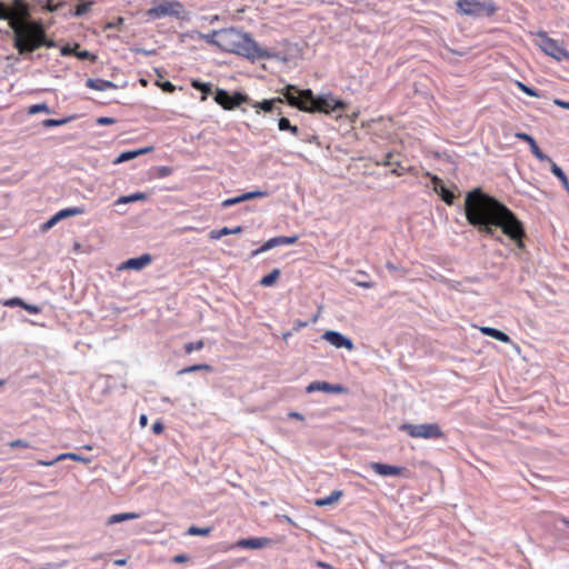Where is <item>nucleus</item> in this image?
Instances as JSON below:
<instances>
[{
  "instance_id": "7ed1b4c3",
  "label": "nucleus",
  "mask_w": 569,
  "mask_h": 569,
  "mask_svg": "<svg viewBox=\"0 0 569 569\" xmlns=\"http://www.w3.org/2000/svg\"><path fill=\"white\" fill-rule=\"evenodd\" d=\"M280 93L283 97L282 100L290 107L308 113L331 114L347 108V103L331 92L316 96L311 89H299L293 84H287L280 90Z\"/></svg>"
},
{
  "instance_id": "5701e85b",
  "label": "nucleus",
  "mask_w": 569,
  "mask_h": 569,
  "mask_svg": "<svg viewBox=\"0 0 569 569\" xmlns=\"http://www.w3.org/2000/svg\"><path fill=\"white\" fill-rule=\"evenodd\" d=\"M148 199V194L144 192H134L128 196H121L114 201V206L127 204L136 201H143Z\"/></svg>"
},
{
  "instance_id": "7c9ffc66",
  "label": "nucleus",
  "mask_w": 569,
  "mask_h": 569,
  "mask_svg": "<svg viewBox=\"0 0 569 569\" xmlns=\"http://www.w3.org/2000/svg\"><path fill=\"white\" fill-rule=\"evenodd\" d=\"M279 276H280V270L279 269H273L271 272H269L268 274L263 276L260 279L259 283L262 287H271V286L274 284V282L277 281Z\"/></svg>"
},
{
  "instance_id": "9b49d317",
  "label": "nucleus",
  "mask_w": 569,
  "mask_h": 569,
  "mask_svg": "<svg viewBox=\"0 0 569 569\" xmlns=\"http://www.w3.org/2000/svg\"><path fill=\"white\" fill-rule=\"evenodd\" d=\"M299 237L298 236H278V237H273V238H270L269 240H267L261 247H259L258 249L253 250L251 256L252 257H256L260 253H263L268 250H271L276 247H279V246H289V244H293L298 241Z\"/></svg>"
},
{
  "instance_id": "4c0bfd02",
  "label": "nucleus",
  "mask_w": 569,
  "mask_h": 569,
  "mask_svg": "<svg viewBox=\"0 0 569 569\" xmlns=\"http://www.w3.org/2000/svg\"><path fill=\"white\" fill-rule=\"evenodd\" d=\"M211 531H212L211 527L200 528L197 526H191L188 528L187 535H189V536H208Z\"/></svg>"
},
{
  "instance_id": "1a4fd4ad",
  "label": "nucleus",
  "mask_w": 569,
  "mask_h": 569,
  "mask_svg": "<svg viewBox=\"0 0 569 569\" xmlns=\"http://www.w3.org/2000/svg\"><path fill=\"white\" fill-rule=\"evenodd\" d=\"M538 38L539 48L549 57L556 59L557 61H561L563 59H569V52L559 44V42L550 37H548L547 32L540 30L536 33Z\"/></svg>"
},
{
  "instance_id": "bf43d9fd",
  "label": "nucleus",
  "mask_w": 569,
  "mask_h": 569,
  "mask_svg": "<svg viewBox=\"0 0 569 569\" xmlns=\"http://www.w3.org/2000/svg\"><path fill=\"white\" fill-rule=\"evenodd\" d=\"M306 326H307V322H306V321H302V320H299V319H298V320H296V321H295L293 329H295V330H299V329H301V328H303V327H306Z\"/></svg>"
},
{
  "instance_id": "aec40b11",
  "label": "nucleus",
  "mask_w": 569,
  "mask_h": 569,
  "mask_svg": "<svg viewBox=\"0 0 569 569\" xmlns=\"http://www.w3.org/2000/svg\"><path fill=\"white\" fill-rule=\"evenodd\" d=\"M152 150H153V147H144V148L136 149V150H127V151L121 152L116 158V160L113 162L114 163L127 162V161L132 160L139 156L146 154Z\"/></svg>"
},
{
  "instance_id": "bb28decb",
  "label": "nucleus",
  "mask_w": 569,
  "mask_h": 569,
  "mask_svg": "<svg viewBox=\"0 0 569 569\" xmlns=\"http://www.w3.org/2000/svg\"><path fill=\"white\" fill-rule=\"evenodd\" d=\"M549 162L551 163V172L560 180L563 188L569 192V181L565 171L552 160Z\"/></svg>"
},
{
  "instance_id": "9d476101",
  "label": "nucleus",
  "mask_w": 569,
  "mask_h": 569,
  "mask_svg": "<svg viewBox=\"0 0 569 569\" xmlns=\"http://www.w3.org/2000/svg\"><path fill=\"white\" fill-rule=\"evenodd\" d=\"M83 213H86V208L83 206L61 209L58 212H56L49 220H47L46 222H43L41 224V230L48 231L54 224H57L59 221H61L66 218H69V217L80 216Z\"/></svg>"
},
{
  "instance_id": "c756f323",
  "label": "nucleus",
  "mask_w": 569,
  "mask_h": 569,
  "mask_svg": "<svg viewBox=\"0 0 569 569\" xmlns=\"http://www.w3.org/2000/svg\"><path fill=\"white\" fill-rule=\"evenodd\" d=\"M191 87L202 93L201 100H206L208 94L211 92V83L202 82L200 80H192Z\"/></svg>"
},
{
  "instance_id": "dca6fc26",
  "label": "nucleus",
  "mask_w": 569,
  "mask_h": 569,
  "mask_svg": "<svg viewBox=\"0 0 569 569\" xmlns=\"http://www.w3.org/2000/svg\"><path fill=\"white\" fill-rule=\"evenodd\" d=\"M370 468L377 475L382 477H398L402 475L405 468L399 466H391L382 462H371Z\"/></svg>"
},
{
  "instance_id": "8fccbe9b",
  "label": "nucleus",
  "mask_w": 569,
  "mask_h": 569,
  "mask_svg": "<svg viewBox=\"0 0 569 569\" xmlns=\"http://www.w3.org/2000/svg\"><path fill=\"white\" fill-rule=\"evenodd\" d=\"M392 169L390 170V173L393 174V176H402L405 172H406V168L402 167V164L400 163V166H391Z\"/></svg>"
},
{
  "instance_id": "f704fd0d",
  "label": "nucleus",
  "mask_w": 569,
  "mask_h": 569,
  "mask_svg": "<svg viewBox=\"0 0 569 569\" xmlns=\"http://www.w3.org/2000/svg\"><path fill=\"white\" fill-rule=\"evenodd\" d=\"M516 86L519 90H521L523 93H526L527 96L529 97H533V98H540L541 97V93L539 90L532 88V87H529L527 86L526 83L521 82V81H516Z\"/></svg>"
},
{
  "instance_id": "2f4dec72",
  "label": "nucleus",
  "mask_w": 569,
  "mask_h": 569,
  "mask_svg": "<svg viewBox=\"0 0 569 569\" xmlns=\"http://www.w3.org/2000/svg\"><path fill=\"white\" fill-rule=\"evenodd\" d=\"M376 163L385 167L400 166V161L395 159V153L392 151L385 153L381 160H377Z\"/></svg>"
},
{
  "instance_id": "72a5a7b5",
  "label": "nucleus",
  "mask_w": 569,
  "mask_h": 569,
  "mask_svg": "<svg viewBox=\"0 0 569 569\" xmlns=\"http://www.w3.org/2000/svg\"><path fill=\"white\" fill-rule=\"evenodd\" d=\"M200 370L211 372L212 367L207 363L192 365V366H189V367H186V368H182L181 370H179L178 375H187V373H191V372H196V371H200Z\"/></svg>"
},
{
  "instance_id": "774afa93",
  "label": "nucleus",
  "mask_w": 569,
  "mask_h": 569,
  "mask_svg": "<svg viewBox=\"0 0 569 569\" xmlns=\"http://www.w3.org/2000/svg\"><path fill=\"white\" fill-rule=\"evenodd\" d=\"M61 53H62L63 56L69 54V53H70V48H69V47H63V48L61 49Z\"/></svg>"
},
{
  "instance_id": "603ef678",
  "label": "nucleus",
  "mask_w": 569,
  "mask_h": 569,
  "mask_svg": "<svg viewBox=\"0 0 569 569\" xmlns=\"http://www.w3.org/2000/svg\"><path fill=\"white\" fill-rule=\"evenodd\" d=\"M188 559H189V557L186 553H180V555H176L172 558V562L173 563H182V562L188 561Z\"/></svg>"
},
{
  "instance_id": "c85d7f7f",
  "label": "nucleus",
  "mask_w": 569,
  "mask_h": 569,
  "mask_svg": "<svg viewBox=\"0 0 569 569\" xmlns=\"http://www.w3.org/2000/svg\"><path fill=\"white\" fill-rule=\"evenodd\" d=\"M137 518H139V515L134 513V512L116 513V515H112L111 517H109L108 523L113 525V523H119V522H122L126 520H133Z\"/></svg>"
},
{
  "instance_id": "ddd939ff",
  "label": "nucleus",
  "mask_w": 569,
  "mask_h": 569,
  "mask_svg": "<svg viewBox=\"0 0 569 569\" xmlns=\"http://www.w3.org/2000/svg\"><path fill=\"white\" fill-rule=\"evenodd\" d=\"M430 179L432 182L433 191L440 196L441 200L446 202L448 206H452L455 202V193L450 189H448L442 179L436 174H430Z\"/></svg>"
},
{
  "instance_id": "6e6d98bb",
  "label": "nucleus",
  "mask_w": 569,
  "mask_h": 569,
  "mask_svg": "<svg viewBox=\"0 0 569 569\" xmlns=\"http://www.w3.org/2000/svg\"><path fill=\"white\" fill-rule=\"evenodd\" d=\"M58 461H59V460H56V458H54V459H52V460H38V461H37V465H38V466H44V467H51V466H53V465H54L56 462H58Z\"/></svg>"
},
{
  "instance_id": "b1692460",
  "label": "nucleus",
  "mask_w": 569,
  "mask_h": 569,
  "mask_svg": "<svg viewBox=\"0 0 569 569\" xmlns=\"http://www.w3.org/2000/svg\"><path fill=\"white\" fill-rule=\"evenodd\" d=\"M278 129L280 131H289L292 136L297 138L300 137L301 132V130L297 126L291 124L290 120L286 117H281L278 120Z\"/></svg>"
},
{
  "instance_id": "423d86ee",
  "label": "nucleus",
  "mask_w": 569,
  "mask_h": 569,
  "mask_svg": "<svg viewBox=\"0 0 569 569\" xmlns=\"http://www.w3.org/2000/svg\"><path fill=\"white\" fill-rule=\"evenodd\" d=\"M186 10L183 4L177 0H153L152 6L146 14L149 20H157L166 17L181 19Z\"/></svg>"
},
{
  "instance_id": "de8ad7c7",
  "label": "nucleus",
  "mask_w": 569,
  "mask_h": 569,
  "mask_svg": "<svg viewBox=\"0 0 569 569\" xmlns=\"http://www.w3.org/2000/svg\"><path fill=\"white\" fill-rule=\"evenodd\" d=\"M299 140L308 143H312L317 140V137L315 134H309L307 132H300V137H298Z\"/></svg>"
},
{
  "instance_id": "393cba45",
  "label": "nucleus",
  "mask_w": 569,
  "mask_h": 569,
  "mask_svg": "<svg viewBox=\"0 0 569 569\" xmlns=\"http://www.w3.org/2000/svg\"><path fill=\"white\" fill-rule=\"evenodd\" d=\"M242 230L243 229L241 226H237L234 228L223 227L219 230H212L210 232V239L218 240V239L222 238L223 236L238 234V233L242 232Z\"/></svg>"
},
{
  "instance_id": "58836bf2",
  "label": "nucleus",
  "mask_w": 569,
  "mask_h": 569,
  "mask_svg": "<svg viewBox=\"0 0 569 569\" xmlns=\"http://www.w3.org/2000/svg\"><path fill=\"white\" fill-rule=\"evenodd\" d=\"M204 343L202 340L191 341L184 345L186 353L190 355L193 351H199L203 348Z\"/></svg>"
},
{
  "instance_id": "a18cd8bd",
  "label": "nucleus",
  "mask_w": 569,
  "mask_h": 569,
  "mask_svg": "<svg viewBox=\"0 0 569 569\" xmlns=\"http://www.w3.org/2000/svg\"><path fill=\"white\" fill-rule=\"evenodd\" d=\"M116 121L117 120L114 118H111V117H99L96 120V123L99 124V126H110V124L116 123Z\"/></svg>"
},
{
  "instance_id": "052dcab7",
  "label": "nucleus",
  "mask_w": 569,
  "mask_h": 569,
  "mask_svg": "<svg viewBox=\"0 0 569 569\" xmlns=\"http://www.w3.org/2000/svg\"><path fill=\"white\" fill-rule=\"evenodd\" d=\"M8 9L7 7L0 2V19L7 18Z\"/></svg>"
},
{
  "instance_id": "79ce46f5",
  "label": "nucleus",
  "mask_w": 569,
  "mask_h": 569,
  "mask_svg": "<svg viewBox=\"0 0 569 569\" xmlns=\"http://www.w3.org/2000/svg\"><path fill=\"white\" fill-rule=\"evenodd\" d=\"M240 202H243L242 194L233 197V198H228V199L223 200L221 206L223 208H228V207L238 204Z\"/></svg>"
},
{
  "instance_id": "473e14b6",
  "label": "nucleus",
  "mask_w": 569,
  "mask_h": 569,
  "mask_svg": "<svg viewBox=\"0 0 569 569\" xmlns=\"http://www.w3.org/2000/svg\"><path fill=\"white\" fill-rule=\"evenodd\" d=\"M76 116H70L61 119H46L41 122V124L46 128L60 127L67 124L71 120H73Z\"/></svg>"
},
{
  "instance_id": "f8f14e48",
  "label": "nucleus",
  "mask_w": 569,
  "mask_h": 569,
  "mask_svg": "<svg viewBox=\"0 0 569 569\" xmlns=\"http://www.w3.org/2000/svg\"><path fill=\"white\" fill-rule=\"evenodd\" d=\"M322 338L330 345L339 349L345 348L351 351L355 348L353 341L349 337L342 335L339 331L328 330L322 335Z\"/></svg>"
},
{
  "instance_id": "e433bc0d",
  "label": "nucleus",
  "mask_w": 569,
  "mask_h": 569,
  "mask_svg": "<svg viewBox=\"0 0 569 569\" xmlns=\"http://www.w3.org/2000/svg\"><path fill=\"white\" fill-rule=\"evenodd\" d=\"M39 112H44V113L50 114L53 111L51 110V108L46 102L32 104L28 109V113L29 114H36V113H39Z\"/></svg>"
},
{
  "instance_id": "ea45409f",
  "label": "nucleus",
  "mask_w": 569,
  "mask_h": 569,
  "mask_svg": "<svg viewBox=\"0 0 569 569\" xmlns=\"http://www.w3.org/2000/svg\"><path fill=\"white\" fill-rule=\"evenodd\" d=\"M267 194H268L267 191L253 190V191H248V192L242 193V199H243V201H247V200H251L254 198H262V197H266Z\"/></svg>"
},
{
  "instance_id": "a878e982",
  "label": "nucleus",
  "mask_w": 569,
  "mask_h": 569,
  "mask_svg": "<svg viewBox=\"0 0 569 569\" xmlns=\"http://www.w3.org/2000/svg\"><path fill=\"white\" fill-rule=\"evenodd\" d=\"M342 495L343 493L341 490H335L329 496L317 499L315 505L318 507L332 505L333 502L338 501L342 497Z\"/></svg>"
},
{
  "instance_id": "49530a36",
  "label": "nucleus",
  "mask_w": 569,
  "mask_h": 569,
  "mask_svg": "<svg viewBox=\"0 0 569 569\" xmlns=\"http://www.w3.org/2000/svg\"><path fill=\"white\" fill-rule=\"evenodd\" d=\"M22 308L32 315H37V313L41 312V308L37 305H30V303L24 302Z\"/></svg>"
},
{
  "instance_id": "09e8293b",
  "label": "nucleus",
  "mask_w": 569,
  "mask_h": 569,
  "mask_svg": "<svg viewBox=\"0 0 569 569\" xmlns=\"http://www.w3.org/2000/svg\"><path fill=\"white\" fill-rule=\"evenodd\" d=\"M89 6L90 4H88V3H80V4H78L76 7L74 14L77 17L83 16L88 11Z\"/></svg>"
},
{
  "instance_id": "c9c22d12",
  "label": "nucleus",
  "mask_w": 569,
  "mask_h": 569,
  "mask_svg": "<svg viewBox=\"0 0 569 569\" xmlns=\"http://www.w3.org/2000/svg\"><path fill=\"white\" fill-rule=\"evenodd\" d=\"M64 459H70V460L80 461V462H84V463H88L90 461L89 458L73 453V452L60 453L56 457V460L61 461Z\"/></svg>"
},
{
  "instance_id": "3c124183",
  "label": "nucleus",
  "mask_w": 569,
  "mask_h": 569,
  "mask_svg": "<svg viewBox=\"0 0 569 569\" xmlns=\"http://www.w3.org/2000/svg\"><path fill=\"white\" fill-rule=\"evenodd\" d=\"M152 432L156 433V435H160L163 429H164V426L163 423L160 421V420H157L153 425H152Z\"/></svg>"
},
{
  "instance_id": "f3484780",
  "label": "nucleus",
  "mask_w": 569,
  "mask_h": 569,
  "mask_svg": "<svg viewBox=\"0 0 569 569\" xmlns=\"http://www.w3.org/2000/svg\"><path fill=\"white\" fill-rule=\"evenodd\" d=\"M152 257L149 253H143L136 258H130L127 261L122 262L119 267L120 270L130 269V270H142L149 263H151Z\"/></svg>"
},
{
  "instance_id": "a211bd4d",
  "label": "nucleus",
  "mask_w": 569,
  "mask_h": 569,
  "mask_svg": "<svg viewBox=\"0 0 569 569\" xmlns=\"http://www.w3.org/2000/svg\"><path fill=\"white\" fill-rule=\"evenodd\" d=\"M270 542L269 538L250 537L237 541L236 547L241 549H261Z\"/></svg>"
},
{
  "instance_id": "338daca9",
  "label": "nucleus",
  "mask_w": 569,
  "mask_h": 569,
  "mask_svg": "<svg viewBox=\"0 0 569 569\" xmlns=\"http://www.w3.org/2000/svg\"><path fill=\"white\" fill-rule=\"evenodd\" d=\"M386 267H387L389 270H397V267H396L392 262H390V261H388V262H387Z\"/></svg>"
},
{
  "instance_id": "f03ea898",
  "label": "nucleus",
  "mask_w": 569,
  "mask_h": 569,
  "mask_svg": "<svg viewBox=\"0 0 569 569\" xmlns=\"http://www.w3.org/2000/svg\"><path fill=\"white\" fill-rule=\"evenodd\" d=\"M217 41L218 48L222 51L238 54L252 62L263 59L287 61V58L279 51L260 47L250 33L242 32L237 28L220 29Z\"/></svg>"
},
{
  "instance_id": "412c9836",
  "label": "nucleus",
  "mask_w": 569,
  "mask_h": 569,
  "mask_svg": "<svg viewBox=\"0 0 569 569\" xmlns=\"http://www.w3.org/2000/svg\"><path fill=\"white\" fill-rule=\"evenodd\" d=\"M277 102H283L282 98L278 97V98H273V99H264L262 101H259V102H254L251 100V102L249 103L251 107L253 108H257L259 110H262L264 112H272L274 110V104Z\"/></svg>"
},
{
  "instance_id": "cd10ccee",
  "label": "nucleus",
  "mask_w": 569,
  "mask_h": 569,
  "mask_svg": "<svg viewBox=\"0 0 569 569\" xmlns=\"http://www.w3.org/2000/svg\"><path fill=\"white\" fill-rule=\"evenodd\" d=\"M194 34L197 39L204 40L207 43L218 47L217 39H219V30H212L209 33L194 31Z\"/></svg>"
},
{
  "instance_id": "0eeeda50",
  "label": "nucleus",
  "mask_w": 569,
  "mask_h": 569,
  "mask_svg": "<svg viewBox=\"0 0 569 569\" xmlns=\"http://www.w3.org/2000/svg\"><path fill=\"white\" fill-rule=\"evenodd\" d=\"M399 430L408 433L411 438L440 439L443 437V431L436 422L420 425L405 422L399 426Z\"/></svg>"
},
{
  "instance_id": "37998d69",
  "label": "nucleus",
  "mask_w": 569,
  "mask_h": 569,
  "mask_svg": "<svg viewBox=\"0 0 569 569\" xmlns=\"http://www.w3.org/2000/svg\"><path fill=\"white\" fill-rule=\"evenodd\" d=\"M24 301L21 299V298H18V297H14V298H10L8 300L4 301V306L7 307H21L23 306Z\"/></svg>"
},
{
  "instance_id": "e2e57ef3",
  "label": "nucleus",
  "mask_w": 569,
  "mask_h": 569,
  "mask_svg": "<svg viewBox=\"0 0 569 569\" xmlns=\"http://www.w3.org/2000/svg\"><path fill=\"white\" fill-rule=\"evenodd\" d=\"M139 425L143 428L148 425V417L147 415L142 413L140 417H139Z\"/></svg>"
},
{
  "instance_id": "2eb2a0df",
  "label": "nucleus",
  "mask_w": 569,
  "mask_h": 569,
  "mask_svg": "<svg viewBox=\"0 0 569 569\" xmlns=\"http://www.w3.org/2000/svg\"><path fill=\"white\" fill-rule=\"evenodd\" d=\"M515 137L521 141H525L529 144L531 153L539 160V161H551V158L543 153L539 146L537 144L535 138L530 136L527 132H516Z\"/></svg>"
},
{
  "instance_id": "69168bd1",
  "label": "nucleus",
  "mask_w": 569,
  "mask_h": 569,
  "mask_svg": "<svg viewBox=\"0 0 569 569\" xmlns=\"http://www.w3.org/2000/svg\"><path fill=\"white\" fill-rule=\"evenodd\" d=\"M113 563L116 566H118V567H122V566H124L127 563V559H124V558L123 559H117V560H114Z\"/></svg>"
},
{
  "instance_id": "6e6552de",
  "label": "nucleus",
  "mask_w": 569,
  "mask_h": 569,
  "mask_svg": "<svg viewBox=\"0 0 569 569\" xmlns=\"http://www.w3.org/2000/svg\"><path fill=\"white\" fill-rule=\"evenodd\" d=\"M213 100L224 110H233L242 103H250L251 99L248 94L236 91L230 93L226 89L218 88L214 92Z\"/></svg>"
},
{
  "instance_id": "4468645a",
  "label": "nucleus",
  "mask_w": 569,
  "mask_h": 569,
  "mask_svg": "<svg viewBox=\"0 0 569 569\" xmlns=\"http://www.w3.org/2000/svg\"><path fill=\"white\" fill-rule=\"evenodd\" d=\"M306 391L308 393H312V392H316V391H322V392H326V393H343L347 391L346 387H343L342 385H333V383H329L327 381H312L310 382L307 388H306Z\"/></svg>"
},
{
  "instance_id": "a19ab883",
  "label": "nucleus",
  "mask_w": 569,
  "mask_h": 569,
  "mask_svg": "<svg viewBox=\"0 0 569 569\" xmlns=\"http://www.w3.org/2000/svg\"><path fill=\"white\" fill-rule=\"evenodd\" d=\"M157 178H166L173 172V169L169 166H160L154 168Z\"/></svg>"
},
{
  "instance_id": "5fc2aeb1",
  "label": "nucleus",
  "mask_w": 569,
  "mask_h": 569,
  "mask_svg": "<svg viewBox=\"0 0 569 569\" xmlns=\"http://www.w3.org/2000/svg\"><path fill=\"white\" fill-rule=\"evenodd\" d=\"M288 418L290 419H297V420H300V421H303L305 420V417L302 413L300 412H297V411H290L288 413Z\"/></svg>"
},
{
  "instance_id": "4be33fe9",
  "label": "nucleus",
  "mask_w": 569,
  "mask_h": 569,
  "mask_svg": "<svg viewBox=\"0 0 569 569\" xmlns=\"http://www.w3.org/2000/svg\"><path fill=\"white\" fill-rule=\"evenodd\" d=\"M480 331L483 335H486L488 337H491V338H493V339H496L498 341L510 342V337L506 332H503V331H501L499 329H496V328H492V327H480Z\"/></svg>"
},
{
  "instance_id": "864d4df0",
  "label": "nucleus",
  "mask_w": 569,
  "mask_h": 569,
  "mask_svg": "<svg viewBox=\"0 0 569 569\" xmlns=\"http://www.w3.org/2000/svg\"><path fill=\"white\" fill-rule=\"evenodd\" d=\"M10 447L11 448H27L28 447V443L23 440H13L10 442Z\"/></svg>"
},
{
  "instance_id": "0e129e2a",
  "label": "nucleus",
  "mask_w": 569,
  "mask_h": 569,
  "mask_svg": "<svg viewBox=\"0 0 569 569\" xmlns=\"http://www.w3.org/2000/svg\"><path fill=\"white\" fill-rule=\"evenodd\" d=\"M558 520H559L562 525H565L566 527H568V528H569V519H568V518H566L565 516H560V517L558 518Z\"/></svg>"
},
{
  "instance_id": "c03bdc74",
  "label": "nucleus",
  "mask_w": 569,
  "mask_h": 569,
  "mask_svg": "<svg viewBox=\"0 0 569 569\" xmlns=\"http://www.w3.org/2000/svg\"><path fill=\"white\" fill-rule=\"evenodd\" d=\"M158 86L167 93H172L176 90V86L170 81H163L158 83Z\"/></svg>"
},
{
  "instance_id": "39448f33",
  "label": "nucleus",
  "mask_w": 569,
  "mask_h": 569,
  "mask_svg": "<svg viewBox=\"0 0 569 569\" xmlns=\"http://www.w3.org/2000/svg\"><path fill=\"white\" fill-rule=\"evenodd\" d=\"M11 27L14 31V47L21 54L31 53L41 46H53L52 42L44 41L43 34L34 36L23 31L17 21H14Z\"/></svg>"
},
{
  "instance_id": "6ab92c4d",
  "label": "nucleus",
  "mask_w": 569,
  "mask_h": 569,
  "mask_svg": "<svg viewBox=\"0 0 569 569\" xmlns=\"http://www.w3.org/2000/svg\"><path fill=\"white\" fill-rule=\"evenodd\" d=\"M86 87L89 88V89H92V90H97V91H106L108 89H119L120 86L112 82V81H109V80H104V79H100V78H88L86 80Z\"/></svg>"
},
{
  "instance_id": "680f3d73",
  "label": "nucleus",
  "mask_w": 569,
  "mask_h": 569,
  "mask_svg": "<svg viewBox=\"0 0 569 569\" xmlns=\"http://www.w3.org/2000/svg\"><path fill=\"white\" fill-rule=\"evenodd\" d=\"M555 103L559 107H562L565 109H568L569 110V102L568 101H563V100H560V99H556L555 100Z\"/></svg>"
},
{
  "instance_id": "20e7f679",
  "label": "nucleus",
  "mask_w": 569,
  "mask_h": 569,
  "mask_svg": "<svg viewBox=\"0 0 569 569\" xmlns=\"http://www.w3.org/2000/svg\"><path fill=\"white\" fill-rule=\"evenodd\" d=\"M457 12L473 19L491 18L498 11L493 0H457Z\"/></svg>"
},
{
  "instance_id": "f257e3e1",
  "label": "nucleus",
  "mask_w": 569,
  "mask_h": 569,
  "mask_svg": "<svg viewBox=\"0 0 569 569\" xmlns=\"http://www.w3.org/2000/svg\"><path fill=\"white\" fill-rule=\"evenodd\" d=\"M465 217L470 226L483 236L505 243L502 233L510 238L519 249L525 248L526 230L523 223L505 203L486 193L480 187L467 192L465 198Z\"/></svg>"
},
{
  "instance_id": "13d9d810",
  "label": "nucleus",
  "mask_w": 569,
  "mask_h": 569,
  "mask_svg": "<svg viewBox=\"0 0 569 569\" xmlns=\"http://www.w3.org/2000/svg\"><path fill=\"white\" fill-rule=\"evenodd\" d=\"M356 283H357V286L366 288V289L373 287V283L371 281H366V280L357 281Z\"/></svg>"
},
{
  "instance_id": "4d7b16f0",
  "label": "nucleus",
  "mask_w": 569,
  "mask_h": 569,
  "mask_svg": "<svg viewBox=\"0 0 569 569\" xmlns=\"http://www.w3.org/2000/svg\"><path fill=\"white\" fill-rule=\"evenodd\" d=\"M78 58L79 59H89V58L94 59L96 57L92 56L88 50H83V51L78 52Z\"/></svg>"
}]
</instances>
